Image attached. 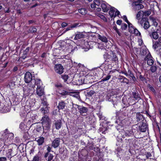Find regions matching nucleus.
<instances>
[{
    "label": "nucleus",
    "instance_id": "cd10ccee",
    "mask_svg": "<svg viewBox=\"0 0 161 161\" xmlns=\"http://www.w3.org/2000/svg\"><path fill=\"white\" fill-rule=\"evenodd\" d=\"M124 113H124L123 112V111H121V110H120L119 111H116L115 112L116 117L119 118V117L121 116V114H123V115L125 116H128V114L126 113L125 112Z\"/></svg>",
    "mask_w": 161,
    "mask_h": 161
},
{
    "label": "nucleus",
    "instance_id": "4468645a",
    "mask_svg": "<svg viewBox=\"0 0 161 161\" xmlns=\"http://www.w3.org/2000/svg\"><path fill=\"white\" fill-rule=\"evenodd\" d=\"M31 84H30V87L31 88H34L36 85L37 87L39 86H41L40 82L41 80L39 79H35L34 78Z\"/></svg>",
    "mask_w": 161,
    "mask_h": 161
},
{
    "label": "nucleus",
    "instance_id": "2eb2a0df",
    "mask_svg": "<svg viewBox=\"0 0 161 161\" xmlns=\"http://www.w3.org/2000/svg\"><path fill=\"white\" fill-rule=\"evenodd\" d=\"M152 57L150 53L148 54L145 58L144 60H147V64L148 65L152 66L154 63V60L152 59Z\"/></svg>",
    "mask_w": 161,
    "mask_h": 161
},
{
    "label": "nucleus",
    "instance_id": "dca6fc26",
    "mask_svg": "<svg viewBox=\"0 0 161 161\" xmlns=\"http://www.w3.org/2000/svg\"><path fill=\"white\" fill-rule=\"evenodd\" d=\"M136 117L137 121L139 122L138 124L144 121H146L145 119V118L141 113L137 112L136 114Z\"/></svg>",
    "mask_w": 161,
    "mask_h": 161
},
{
    "label": "nucleus",
    "instance_id": "774afa93",
    "mask_svg": "<svg viewBox=\"0 0 161 161\" xmlns=\"http://www.w3.org/2000/svg\"><path fill=\"white\" fill-rule=\"evenodd\" d=\"M151 14V12L149 10L145 11L143 12V15L145 16H148Z\"/></svg>",
    "mask_w": 161,
    "mask_h": 161
},
{
    "label": "nucleus",
    "instance_id": "4be33fe9",
    "mask_svg": "<svg viewBox=\"0 0 161 161\" xmlns=\"http://www.w3.org/2000/svg\"><path fill=\"white\" fill-rule=\"evenodd\" d=\"M30 115V117L31 118V119L32 120V123H36V122H35V120L38 117V116L36 114H33V112H29L28 114V116Z\"/></svg>",
    "mask_w": 161,
    "mask_h": 161
},
{
    "label": "nucleus",
    "instance_id": "6e6d98bb",
    "mask_svg": "<svg viewBox=\"0 0 161 161\" xmlns=\"http://www.w3.org/2000/svg\"><path fill=\"white\" fill-rule=\"evenodd\" d=\"M62 96H65L68 95L69 92L65 90H63V91H59L58 92Z\"/></svg>",
    "mask_w": 161,
    "mask_h": 161
},
{
    "label": "nucleus",
    "instance_id": "b1692460",
    "mask_svg": "<svg viewBox=\"0 0 161 161\" xmlns=\"http://www.w3.org/2000/svg\"><path fill=\"white\" fill-rule=\"evenodd\" d=\"M115 9H116L113 7H111L110 8L109 14L111 18H112L111 20L113 18V20H114L115 15L114 13L115 11Z\"/></svg>",
    "mask_w": 161,
    "mask_h": 161
},
{
    "label": "nucleus",
    "instance_id": "aec40b11",
    "mask_svg": "<svg viewBox=\"0 0 161 161\" xmlns=\"http://www.w3.org/2000/svg\"><path fill=\"white\" fill-rule=\"evenodd\" d=\"M36 92L39 96H42L44 94V89L41 86L37 87Z\"/></svg>",
    "mask_w": 161,
    "mask_h": 161
},
{
    "label": "nucleus",
    "instance_id": "09e8293b",
    "mask_svg": "<svg viewBox=\"0 0 161 161\" xmlns=\"http://www.w3.org/2000/svg\"><path fill=\"white\" fill-rule=\"evenodd\" d=\"M76 104H75L74 103H73V107L72 109V112L74 114H76L77 113V107L75 106V105H76Z\"/></svg>",
    "mask_w": 161,
    "mask_h": 161
},
{
    "label": "nucleus",
    "instance_id": "473e14b6",
    "mask_svg": "<svg viewBox=\"0 0 161 161\" xmlns=\"http://www.w3.org/2000/svg\"><path fill=\"white\" fill-rule=\"evenodd\" d=\"M125 135L126 136L132 137L134 135L133 131L131 130H126L125 132Z\"/></svg>",
    "mask_w": 161,
    "mask_h": 161
},
{
    "label": "nucleus",
    "instance_id": "39448f33",
    "mask_svg": "<svg viewBox=\"0 0 161 161\" xmlns=\"http://www.w3.org/2000/svg\"><path fill=\"white\" fill-rule=\"evenodd\" d=\"M35 76H32L31 74L29 71L26 72L24 75V81L26 83L31 84Z\"/></svg>",
    "mask_w": 161,
    "mask_h": 161
},
{
    "label": "nucleus",
    "instance_id": "f8f14e48",
    "mask_svg": "<svg viewBox=\"0 0 161 161\" xmlns=\"http://www.w3.org/2000/svg\"><path fill=\"white\" fill-rule=\"evenodd\" d=\"M136 73V76L137 79H138L139 81H142L143 83L145 82H146L147 79L146 78L144 75H142L141 72L138 71V70L135 72Z\"/></svg>",
    "mask_w": 161,
    "mask_h": 161
},
{
    "label": "nucleus",
    "instance_id": "338daca9",
    "mask_svg": "<svg viewBox=\"0 0 161 161\" xmlns=\"http://www.w3.org/2000/svg\"><path fill=\"white\" fill-rule=\"evenodd\" d=\"M98 16L102 19H103L104 21L105 22H107V19L106 18V17L103 15L101 14H99L98 15Z\"/></svg>",
    "mask_w": 161,
    "mask_h": 161
},
{
    "label": "nucleus",
    "instance_id": "5701e85b",
    "mask_svg": "<svg viewBox=\"0 0 161 161\" xmlns=\"http://www.w3.org/2000/svg\"><path fill=\"white\" fill-rule=\"evenodd\" d=\"M14 137V135L12 133H7L5 134V138L6 139L5 140H7V141H11V140L13 139Z\"/></svg>",
    "mask_w": 161,
    "mask_h": 161
},
{
    "label": "nucleus",
    "instance_id": "864d4df0",
    "mask_svg": "<svg viewBox=\"0 0 161 161\" xmlns=\"http://www.w3.org/2000/svg\"><path fill=\"white\" fill-rule=\"evenodd\" d=\"M15 86V84L13 82H9L7 86L8 88H9L11 89H13L14 86Z\"/></svg>",
    "mask_w": 161,
    "mask_h": 161
},
{
    "label": "nucleus",
    "instance_id": "ddd939ff",
    "mask_svg": "<svg viewBox=\"0 0 161 161\" xmlns=\"http://www.w3.org/2000/svg\"><path fill=\"white\" fill-rule=\"evenodd\" d=\"M149 118L152 121L153 128H155L156 129H158L159 131H160V127L158 125V123L156 120V116H151V117H150Z\"/></svg>",
    "mask_w": 161,
    "mask_h": 161
},
{
    "label": "nucleus",
    "instance_id": "f704fd0d",
    "mask_svg": "<svg viewBox=\"0 0 161 161\" xmlns=\"http://www.w3.org/2000/svg\"><path fill=\"white\" fill-rule=\"evenodd\" d=\"M119 79L121 82L126 83V84L129 83V80L124 76H121Z\"/></svg>",
    "mask_w": 161,
    "mask_h": 161
},
{
    "label": "nucleus",
    "instance_id": "a878e982",
    "mask_svg": "<svg viewBox=\"0 0 161 161\" xmlns=\"http://www.w3.org/2000/svg\"><path fill=\"white\" fill-rule=\"evenodd\" d=\"M55 128L57 130H59L61 128L62 123L61 120H58L56 121L54 123Z\"/></svg>",
    "mask_w": 161,
    "mask_h": 161
},
{
    "label": "nucleus",
    "instance_id": "412c9836",
    "mask_svg": "<svg viewBox=\"0 0 161 161\" xmlns=\"http://www.w3.org/2000/svg\"><path fill=\"white\" fill-rule=\"evenodd\" d=\"M66 103L64 101L61 100L59 101L57 106L59 110H62L66 106Z\"/></svg>",
    "mask_w": 161,
    "mask_h": 161
},
{
    "label": "nucleus",
    "instance_id": "052dcab7",
    "mask_svg": "<svg viewBox=\"0 0 161 161\" xmlns=\"http://www.w3.org/2000/svg\"><path fill=\"white\" fill-rule=\"evenodd\" d=\"M15 155V154H14L13 155L9 158L10 161H17L18 160L17 157L14 156Z\"/></svg>",
    "mask_w": 161,
    "mask_h": 161
},
{
    "label": "nucleus",
    "instance_id": "9b49d317",
    "mask_svg": "<svg viewBox=\"0 0 161 161\" xmlns=\"http://www.w3.org/2000/svg\"><path fill=\"white\" fill-rule=\"evenodd\" d=\"M133 9L135 11L143 8L144 6L139 2H133L132 4Z\"/></svg>",
    "mask_w": 161,
    "mask_h": 161
},
{
    "label": "nucleus",
    "instance_id": "2f4dec72",
    "mask_svg": "<svg viewBox=\"0 0 161 161\" xmlns=\"http://www.w3.org/2000/svg\"><path fill=\"white\" fill-rule=\"evenodd\" d=\"M151 37L154 39L156 40L158 38V35L157 31H154L150 35Z\"/></svg>",
    "mask_w": 161,
    "mask_h": 161
},
{
    "label": "nucleus",
    "instance_id": "c85d7f7f",
    "mask_svg": "<svg viewBox=\"0 0 161 161\" xmlns=\"http://www.w3.org/2000/svg\"><path fill=\"white\" fill-rule=\"evenodd\" d=\"M97 37L99 40L103 42L106 43L108 42L107 38L103 35L98 34L97 36Z\"/></svg>",
    "mask_w": 161,
    "mask_h": 161
},
{
    "label": "nucleus",
    "instance_id": "9d476101",
    "mask_svg": "<svg viewBox=\"0 0 161 161\" xmlns=\"http://www.w3.org/2000/svg\"><path fill=\"white\" fill-rule=\"evenodd\" d=\"M54 69L56 73L61 75L64 72V69L61 64H55Z\"/></svg>",
    "mask_w": 161,
    "mask_h": 161
},
{
    "label": "nucleus",
    "instance_id": "393cba45",
    "mask_svg": "<svg viewBox=\"0 0 161 161\" xmlns=\"http://www.w3.org/2000/svg\"><path fill=\"white\" fill-rule=\"evenodd\" d=\"M36 130L37 131L39 132L46 133L49 130H45L43 129V127L42 125V126L40 125H37L36 127Z\"/></svg>",
    "mask_w": 161,
    "mask_h": 161
},
{
    "label": "nucleus",
    "instance_id": "c03bdc74",
    "mask_svg": "<svg viewBox=\"0 0 161 161\" xmlns=\"http://www.w3.org/2000/svg\"><path fill=\"white\" fill-rule=\"evenodd\" d=\"M131 34H134L136 36H140L141 35L140 32L136 28H135L134 30H133L132 33H131Z\"/></svg>",
    "mask_w": 161,
    "mask_h": 161
},
{
    "label": "nucleus",
    "instance_id": "bf43d9fd",
    "mask_svg": "<svg viewBox=\"0 0 161 161\" xmlns=\"http://www.w3.org/2000/svg\"><path fill=\"white\" fill-rule=\"evenodd\" d=\"M120 92V91L119 90H114L112 91L111 92V94H112L113 96L116 95H118Z\"/></svg>",
    "mask_w": 161,
    "mask_h": 161
},
{
    "label": "nucleus",
    "instance_id": "e433bc0d",
    "mask_svg": "<svg viewBox=\"0 0 161 161\" xmlns=\"http://www.w3.org/2000/svg\"><path fill=\"white\" fill-rule=\"evenodd\" d=\"M81 154L83 156L86 157L88 154V151L86 149H82L80 152Z\"/></svg>",
    "mask_w": 161,
    "mask_h": 161
},
{
    "label": "nucleus",
    "instance_id": "20e7f679",
    "mask_svg": "<svg viewBox=\"0 0 161 161\" xmlns=\"http://www.w3.org/2000/svg\"><path fill=\"white\" fill-rule=\"evenodd\" d=\"M2 150H3V153L4 154V152L6 153L5 155L6 157L9 158L14 155L12 149H9V146L5 144L3 147Z\"/></svg>",
    "mask_w": 161,
    "mask_h": 161
},
{
    "label": "nucleus",
    "instance_id": "79ce46f5",
    "mask_svg": "<svg viewBox=\"0 0 161 161\" xmlns=\"http://www.w3.org/2000/svg\"><path fill=\"white\" fill-rule=\"evenodd\" d=\"M7 57L6 55L3 53L0 58V61L2 63H3L7 59Z\"/></svg>",
    "mask_w": 161,
    "mask_h": 161
},
{
    "label": "nucleus",
    "instance_id": "603ef678",
    "mask_svg": "<svg viewBox=\"0 0 161 161\" xmlns=\"http://www.w3.org/2000/svg\"><path fill=\"white\" fill-rule=\"evenodd\" d=\"M147 53V51L146 49L141 48L140 50V54L142 55H145Z\"/></svg>",
    "mask_w": 161,
    "mask_h": 161
},
{
    "label": "nucleus",
    "instance_id": "4c0bfd02",
    "mask_svg": "<svg viewBox=\"0 0 161 161\" xmlns=\"http://www.w3.org/2000/svg\"><path fill=\"white\" fill-rule=\"evenodd\" d=\"M37 29L35 27H31L27 31V32L29 33H34L36 31Z\"/></svg>",
    "mask_w": 161,
    "mask_h": 161
},
{
    "label": "nucleus",
    "instance_id": "7ed1b4c3",
    "mask_svg": "<svg viewBox=\"0 0 161 161\" xmlns=\"http://www.w3.org/2000/svg\"><path fill=\"white\" fill-rule=\"evenodd\" d=\"M75 106L77 107L78 112L81 115L84 116L87 115L89 110L88 108L78 104L75 105Z\"/></svg>",
    "mask_w": 161,
    "mask_h": 161
},
{
    "label": "nucleus",
    "instance_id": "58836bf2",
    "mask_svg": "<svg viewBox=\"0 0 161 161\" xmlns=\"http://www.w3.org/2000/svg\"><path fill=\"white\" fill-rule=\"evenodd\" d=\"M112 95L111 94H107L106 96V99H108V100L109 102H111L113 104L114 106V101L113 100V97H112V98H111Z\"/></svg>",
    "mask_w": 161,
    "mask_h": 161
},
{
    "label": "nucleus",
    "instance_id": "72a5a7b5",
    "mask_svg": "<svg viewBox=\"0 0 161 161\" xmlns=\"http://www.w3.org/2000/svg\"><path fill=\"white\" fill-rule=\"evenodd\" d=\"M38 145L39 146H41L43 144L44 142V138L42 136H40L36 141Z\"/></svg>",
    "mask_w": 161,
    "mask_h": 161
},
{
    "label": "nucleus",
    "instance_id": "37998d69",
    "mask_svg": "<svg viewBox=\"0 0 161 161\" xmlns=\"http://www.w3.org/2000/svg\"><path fill=\"white\" fill-rule=\"evenodd\" d=\"M143 11L142 10L139 11L136 15V19L138 20H139L141 19V16L142 15H143Z\"/></svg>",
    "mask_w": 161,
    "mask_h": 161
},
{
    "label": "nucleus",
    "instance_id": "0eeeda50",
    "mask_svg": "<svg viewBox=\"0 0 161 161\" xmlns=\"http://www.w3.org/2000/svg\"><path fill=\"white\" fill-rule=\"evenodd\" d=\"M140 124L138 130L140 132H144L148 130V125L147 124L146 121H144Z\"/></svg>",
    "mask_w": 161,
    "mask_h": 161
},
{
    "label": "nucleus",
    "instance_id": "a19ab883",
    "mask_svg": "<svg viewBox=\"0 0 161 161\" xmlns=\"http://www.w3.org/2000/svg\"><path fill=\"white\" fill-rule=\"evenodd\" d=\"M41 157L38 154H36L33 158L32 161H41Z\"/></svg>",
    "mask_w": 161,
    "mask_h": 161
},
{
    "label": "nucleus",
    "instance_id": "f3484780",
    "mask_svg": "<svg viewBox=\"0 0 161 161\" xmlns=\"http://www.w3.org/2000/svg\"><path fill=\"white\" fill-rule=\"evenodd\" d=\"M132 97L134 98L135 101H137L141 99L140 95L137 91H136L132 92Z\"/></svg>",
    "mask_w": 161,
    "mask_h": 161
},
{
    "label": "nucleus",
    "instance_id": "bb28decb",
    "mask_svg": "<svg viewBox=\"0 0 161 161\" xmlns=\"http://www.w3.org/2000/svg\"><path fill=\"white\" fill-rule=\"evenodd\" d=\"M84 37V35L82 33V32H77V33L75 34L74 40H78V39H80L83 38Z\"/></svg>",
    "mask_w": 161,
    "mask_h": 161
},
{
    "label": "nucleus",
    "instance_id": "1a4fd4ad",
    "mask_svg": "<svg viewBox=\"0 0 161 161\" xmlns=\"http://www.w3.org/2000/svg\"><path fill=\"white\" fill-rule=\"evenodd\" d=\"M71 42H73L71 41L68 40L66 42L65 45V49L69 53H71L72 52L74 51L75 47L73 48V46L71 44Z\"/></svg>",
    "mask_w": 161,
    "mask_h": 161
},
{
    "label": "nucleus",
    "instance_id": "13d9d810",
    "mask_svg": "<svg viewBox=\"0 0 161 161\" xmlns=\"http://www.w3.org/2000/svg\"><path fill=\"white\" fill-rule=\"evenodd\" d=\"M93 3H95L96 5L99 6L102 3V0H94Z\"/></svg>",
    "mask_w": 161,
    "mask_h": 161
},
{
    "label": "nucleus",
    "instance_id": "6ab92c4d",
    "mask_svg": "<svg viewBox=\"0 0 161 161\" xmlns=\"http://www.w3.org/2000/svg\"><path fill=\"white\" fill-rule=\"evenodd\" d=\"M153 48L157 51H158L161 48V44L159 42H153Z\"/></svg>",
    "mask_w": 161,
    "mask_h": 161
},
{
    "label": "nucleus",
    "instance_id": "0e129e2a",
    "mask_svg": "<svg viewBox=\"0 0 161 161\" xmlns=\"http://www.w3.org/2000/svg\"><path fill=\"white\" fill-rule=\"evenodd\" d=\"M26 127V126L24 123H21L19 125V127L23 131L25 130Z\"/></svg>",
    "mask_w": 161,
    "mask_h": 161
},
{
    "label": "nucleus",
    "instance_id": "de8ad7c7",
    "mask_svg": "<svg viewBox=\"0 0 161 161\" xmlns=\"http://www.w3.org/2000/svg\"><path fill=\"white\" fill-rule=\"evenodd\" d=\"M18 150L22 153L24 152V145L23 144L19 145L18 147Z\"/></svg>",
    "mask_w": 161,
    "mask_h": 161
},
{
    "label": "nucleus",
    "instance_id": "f03ea898",
    "mask_svg": "<svg viewBox=\"0 0 161 161\" xmlns=\"http://www.w3.org/2000/svg\"><path fill=\"white\" fill-rule=\"evenodd\" d=\"M40 111L44 114L41 120L43 129L45 130H49L51 127V121L47 115V114L49 112L48 108H42L40 109Z\"/></svg>",
    "mask_w": 161,
    "mask_h": 161
},
{
    "label": "nucleus",
    "instance_id": "a211bd4d",
    "mask_svg": "<svg viewBox=\"0 0 161 161\" xmlns=\"http://www.w3.org/2000/svg\"><path fill=\"white\" fill-rule=\"evenodd\" d=\"M60 139L59 138H56L52 142V146L55 148L57 147L59 145Z\"/></svg>",
    "mask_w": 161,
    "mask_h": 161
},
{
    "label": "nucleus",
    "instance_id": "6e6552de",
    "mask_svg": "<svg viewBox=\"0 0 161 161\" xmlns=\"http://www.w3.org/2000/svg\"><path fill=\"white\" fill-rule=\"evenodd\" d=\"M51 148L48 146L47 148V152L45 154L44 157L45 159L47 161H51L53 157V156L49 153L51 152Z\"/></svg>",
    "mask_w": 161,
    "mask_h": 161
},
{
    "label": "nucleus",
    "instance_id": "a18cd8bd",
    "mask_svg": "<svg viewBox=\"0 0 161 161\" xmlns=\"http://www.w3.org/2000/svg\"><path fill=\"white\" fill-rule=\"evenodd\" d=\"M61 78L64 80V81L67 82V80L69 78V76L67 75L64 74L61 75Z\"/></svg>",
    "mask_w": 161,
    "mask_h": 161
},
{
    "label": "nucleus",
    "instance_id": "49530a36",
    "mask_svg": "<svg viewBox=\"0 0 161 161\" xmlns=\"http://www.w3.org/2000/svg\"><path fill=\"white\" fill-rule=\"evenodd\" d=\"M85 148L88 151H90V150H93L95 149V147H94L92 145H87V146Z\"/></svg>",
    "mask_w": 161,
    "mask_h": 161
},
{
    "label": "nucleus",
    "instance_id": "423d86ee",
    "mask_svg": "<svg viewBox=\"0 0 161 161\" xmlns=\"http://www.w3.org/2000/svg\"><path fill=\"white\" fill-rule=\"evenodd\" d=\"M140 24L145 30L147 29L150 26L147 17H143L140 21Z\"/></svg>",
    "mask_w": 161,
    "mask_h": 161
},
{
    "label": "nucleus",
    "instance_id": "69168bd1",
    "mask_svg": "<svg viewBox=\"0 0 161 161\" xmlns=\"http://www.w3.org/2000/svg\"><path fill=\"white\" fill-rule=\"evenodd\" d=\"M127 25L125 23H123L121 26V29L122 30H126L127 28Z\"/></svg>",
    "mask_w": 161,
    "mask_h": 161
},
{
    "label": "nucleus",
    "instance_id": "f257e3e1",
    "mask_svg": "<svg viewBox=\"0 0 161 161\" xmlns=\"http://www.w3.org/2000/svg\"><path fill=\"white\" fill-rule=\"evenodd\" d=\"M105 63L101 66L105 70L112 69L114 66L118 64V58L117 54L114 51H111L109 54L106 53L104 55Z\"/></svg>",
    "mask_w": 161,
    "mask_h": 161
},
{
    "label": "nucleus",
    "instance_id": "4d7b16f0",
    "mask_svg": "<svg viewBox=\"0 0 161 161\" xmlns=\"http://www.w3.org/2000/svg\"><path fill=\"white\" fill-rule=\"evenodd\" d=\"M80 26V24L79 23H75L71 25V27L73 29V28H76Z\"/></svg>",
    "mask_w": 161,
    "mask_h": 161
},
{
    "label": "nucleus",
    "instance_id": "ea45409f",
    "mask_svg": "<svg viewBox=\"0 0 161 161\" xmlns=\"http://www.w3.org/2000/svg\"><path fill=\"white\" fill-rule=\"evenodd\" d=\"M42 104L45 107H47L49 104L47 101L46 98H42Z\"/></svg>",
    "mask_w": 161,
    "mask_h": 161
},
{
    "label": "nucleus",
    "instance_id": "8fccbe9b",
    "mask_svg": "<svg viewBox=\"0 0 161 161\" xmlns=\"http://www.w3.org/2000/svg\"><path fill=\"white\" fill-rule=\"evenodd\" d=\"M147 87L154 94L156 93V92L154 88L150 84H148L147 85Z\"/></svg>",
    "mask_w": 161,
    "mask_h": 161
},
{
    "label": "nucleus",
    "instance_id": "5fc2aeb1",
    "mask_svg": "<svg viewBox=\"0 0 161 161\" xmlns=\"http://www.w3.org/2000/svg\"><path fill=\"white\" fill-rule=\"evenodd\" d=\"M111 77V75H108L106 77H103L101 80V81L103 82L108 80Z\"/></svg>",
    "mask_w": 161,
    "mask_h": 161
},
{
    "label": "nucleus",
    "instance_id": "3c124183",
    "mask_svg": "<svg viewBox=\"0 0 161 161\" xmlns=\"http://www.w3.org/2000/svg\"><path fill=\"white\" fill-rule=\"evenodd\" d=\"M95 92L94 91L91 90L89 91H87L86 93V95L87 97H90L93 95Z\"/></svg>",
    "mask_w": 161,
    "mask_h": 161
},
{
    "label": "nucleus",
    "instance_id": "680f3d73",
    "mask_svg": "<svg viewBox=\"0 0 161 161\" xmlns=\"http://www.w3.org/2000/svg\"><path fill=\"white\" fill-rule=\"evenodd\" d=\"M129 76L130 77H131L133 81V82H135L136 81V79L135 77L134 76V74L133 72L131 73L130 75H129Z\"/></svg>",
    "mask_w": 161,
    "mask_h": 161
},
{
    "label": "nucleus",
    "instance_id": "7c9ffc66",
    "mask_svg": "<svg viewBox=\"0 0 161 161\" xmlns=\"http://www.w3.org/2000/svg\"><path fill=\"white\" fill-rule=\"evenodd\" d=\"M55 87H56L57 90L58 91H61V89L63 88V86L62 84L58 83L56 84H55L54 85Z\"/></svg>",
    "mask_w": 161,
    "mask_h": 161
},
{
    "label": "nucleus",
    "instance_id": "c756f323",
    "mask_svg": "<svg viewBox=\"0 0 161 161\" xmlns=\"http://www.w3.org/2000/svg\"><path fill=\"white\" fill-rule=\"evenodd\" d=\"M101 7L103 9V11L104 12H107L108 10V8H107L106 4L105 3V2L102 1L101 4Z\"/></svg>",
    "mask_w": 161,
    "mask_h": 161
},
{
    "label": "nucleus",
    "instance_id": "c9c22d12",
    "mask_svg": "<svg viewBox=\"0 0 161 161\" xmlns=\"http://www.w3.org/2000/svg\"><path fill=\"white\" fill-rule=\"evenodd\" d=\"M79 13L82 15H85L87 13V10L85 8H79L78 10Z\"/></svg>",
    "mask_w": 161,
    "mask_h": 161
},
{
    "label": "nucleus",
    "instance_id": "e2e57ef3",
    "mask_svg": "<svg viewBox=\"0 0 161 161\" xmlns=\"http://www.w3.org/2000/svg\"><path fill=\"white\" fill-rule=\"evenodd\" d=\"M157 69V67L155 65L151 66L150 68V70L153 73L155 72Z\"/></svg>",
    "mask_w": 161,
    "mask_h": 161
}]
</instances>
